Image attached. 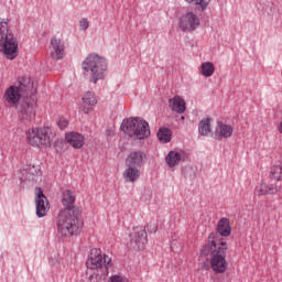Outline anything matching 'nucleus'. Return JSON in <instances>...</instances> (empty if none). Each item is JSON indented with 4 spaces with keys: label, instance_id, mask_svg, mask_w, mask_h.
<instances>
[{
    "label": "nucleus",
    "instance_id": "nucleus-1",
    "mask_svg": "<svg viewBox=\"0 0 282 282\" xmlns=\"http://www.w3.org/2000/svg\"><path fill=\"white\" fill-rule=\"evenodd\" d=\"M218 235L210 232L208 241L200 249V257H209L212 270L216 274H224L228 270L226 254L228 252V243L224 240L217 241Z\"/></svg>",
    "mask_w": 282,
    "mask_h": 282
},
{
    "label": "nucleus",
    "instance_id": "nucleus-2",
    "mask_svg": "<svg viewBox=\"0 0 282 282\" xmlns=\"http://www.w3.org/2000/svg\"><path fill=\"white\" fill-rule=\"evenodd\" d=\"M83 228V212L80 208L62 209L56 218V230L59 237H74Z\"/></svg>",
    "mask_w": 282,
    "mask_h": 282
},
{
    "label": "nucleus",
    "instance_id": "nucleus-3",
    "mask_svg": "<svg viewBox=\"0 0 282 282\" xmlns=\"http://www.w3.org/2000/svg\"><path fill=\"white\" fill-rule=\"evenodd\" d=\"M0 53L8 61H14L19 56V40L10 28L9 19H0Z\"/></svg>",
    "mask_w": 282,
    "mask_h": 282
},
{
    "label": "nucleus",
    "instance_id": "nucleus-4",
    "mask_svg": "<svg viewBox=\"0 0 282 282\" xmlns=\"http://www.w3.org/2000/svg\"><path fill=\"white\" fill-rule=\"evenodd\" d=\"M107 59L98 54H89L82 63V68L86 72L89 83L96 85L98 80H105V72H107Z\"/></svg>",
    "mask_w": 282,
    "mask_h": 282
},
{
    "label": "nucleus",
    "instance_id": "nucleus-5",
    "mask_svg": "<svg viewBox=\"0 0 282 282\" xmlns=\"http://www.w3.org/2000/svg\"><path fill=\"white\" fill-rule=\"evenodd\" d=\"M121 131L134 140H147L151 135L149 122L140 117H130L121 123Z\"/></svg>",
    "mask_w": 282,
    "mask_h": 282
},
{
    "label": "nucleus",
    "instance_id": "nucleus-6",
    "mask_svg": "<svg viewBox=\"0 0 282 282\" xmlns=\"http://www.w3.org/2000/svg\"><path fill=\"white\" fill-rule=\"evenodd\" d=\"M32 87V82L29 77H19L18 86H10L6 93L4 98L9 105H17L21 100V94H28Z\"/></svg>",
    "mask_w": 282,
    "mask_h": 282
},
{
    "label": "nucleus",
    "instance_id": "nucleus-7",
    "mask_svg": "<svg viewBox=\"0 0 282 282\" xmlns=\"http://www.w3.org/2000/svg\"><path fill=\"white\" fill-rule=\"evenodd\" d=\"M86 265L89 270H99L104 268L106 274H108L109 268H111V258L102 253V250L94 248L90 250Z\"/></svg>",
    "mask_w": 282,
    "mask_h": 282
},
{
    "label": "nucleus",
    "instance_id": "nucleus-8",
    "mask_svg": "<svg viewBox=\"0 0 282 282\" xmlns=\"http://www.w3.org/2000/svg\"><path fill=\"white\" fill-rule=\"evenodd\" d=\"M17 109L22 124H30L36 118V100L32 97L18 104Z\"/></svg>",
    "mask_w": 282,
    "mask_h": 282
},
{
    "label": "nucleus",
    "instance_id": "nucleus-9",
    "mask_svg": "<svg viewBox=\"0 0 282 282\" xmlns=\"http://www.w3.org/2000/svg\"><path fill=\"white\" fill-rule=\"evenodd\" d=\"M26 138L31 147H37V149L52 147V139L46 128H33L26 132Z\"/></svg>",
    "mask_w": 282,
    "mask_h": 282
},
{
    "label": "nucleus",
    "instance_id": "nucleus-10",
    "mask_svg": "<svg viewBox=\"0 0 282 282\" xmlns=\"http://www.w3.org/2000/svg\"><path fill=\"white\" fill-rule=\"evenodd\" d=\"M199 15L196 14L193 11H187L186 13H183L178 19V29L181 32L185 33H193L195 30H197L200 25Z\"/></svg>",
    "mask_w": 282,
    "mask_h": 282
},
{
    "label": "nucleus",
    "instance_id": "nucleus-11",
    "mask_svg": "<svg viewBox=\"0 0 282 282\" xmlns=\"http://www.w3.org/2000/svg\"><path fill=\"white\" fill-rule=\"evenodd\" d=\"M147 229L143 226L134 227L130 234V246L133 250H143L147 246Z\"/></svg>",
    "mask_w": 282,
    "mask_h": 282
},
{
    "label": "nucleus",
    "instance_id": "nucleus-12",
    "mask_svg": "<svg viewBox=\"0 0 282 282\" xmlns=\"http://www.w3.org/2000/svg\"><path fill=\"white\" fill-rule=\"evenodd\" d=\"M35 206L37 217L41 218L47 215V212L50 210V200H47V196L43 194L41 187H36Z\"/></svg>",
    "mask_w": 282,
    "mask_h": 282
},
{
    "label": "nucleus",
    "instance_id": "nucleus-13",
    "mask_svg": "<svg viewBox=\"0 0 282 282\" xmlns=\"http://www.w3.org/2000/svg\"><path fill=\"white\" fill-rule=\"evenodd\" d=\"M50 50L53 61H63V58H65V42L63 40L52 37Z\"/></svg>",
    "mask_w": 282,
    "mask_h": 282
},
{
    "label": "nucleus",
    "instance_id": "nucleus-14",
    "mask_svg": "<svg viewBox=\"0 0 282 282\" xmlns=\"http://www.w3.org/2000/svg\"><path fill=\"white\" fill-rule=\"evenodd\" d=\"M98 105V99H96V95L91 91H87L82 98V104L79 106V113H90L94 111V107Z\"/></svg>",
    "mask_w": 282,
    "mask_h": 282
},
{
    "label": "nucleus",
    "instance_id": "nucleus-15",
    "mask_svg": "<svg viewBox=\"0 0 282 282\" xmlns=\"http://www.w3.org/2000/svg\"><path fill=\"white\" fill-rule=\"evenodd\" d=\"M144 160H147V153L142 151L131 152L126 158V166H132L134 169H142L144 164Z\"/></svg>",
    "mask_w": 282,
    "mask_h": 282
},
{
    "label": "nucleus",
    "instance_id": "nucleus-16",
    "mask_svg": "<svg viewBox=\"0 0 282 282\" xmlns=\"http://www.w3.org/2000/svg\"><path fill=\"white\" fill-rule=\"evenodd\" d=\"M281 191V187H278L274 184L261 183L260 185L256 186L254 195L257 197H263L265 195H276Z\"/></svg>",
    "mask_w": 282,
    "mask_h": 282
},
{
    "label": "nucleus",
    "instance_id": "nucleus-17",
    "mask_svg": "<svg viewBox=\"0 0 282 282\" xmlns=\"http://www.w3.org/2000/svg\"><path fill=\"white\" fill-rule=\"evenodd\" d=\"M232 126L230 124H226L224 122H217V127L215 130V140H228V138H230L232 135Z\"/></svg>",
    "mask_w": 282,
    "mask_h": 282
},
{
    "label": "nucleus",
    "instance_id": "nucleus-18",
    "mask_svg": "<svg viewBox=\"0 0 282 282\" xmlns=\"http://www.w3.org/2000/svg\"><path fill=\"white\" fill-rule=\"evenodd\" d=\"M65 140L73 149H83L85 145V137L78 132L66 133Z\"/></svg>",
    "mask_w": 282,
    "mask_h": 282
},
{
    "label": "nucleus",
    "instance_id": "nucleus-19",
    "mask_svg": "<svg viewBox=\"0 0 282 282\" xmlns=\"http://www.w3.org/2000/svg\"><path fill=\"white\" fill-rule=\"evenodd\" d=\"M216 230V235H218L217 239H219V235L220 237H230L232 232V228L230 227V220L228 218H220L217 224Z\"/></svg>",
    "mask_w": 282,
    "mask_h": 282
},
{
    "label": "nucleus",
    "instance_id": "nucleus-20",
    "mask_svg": "<svg viewBox=\"0 0 282 282\" xmlns=\"http://www.w3.org/2000/svg\"><path fill=\"white\" fill-rule=\"evenodd\" d=\"M62 204L65 207L64 210H74V208H78L74 206V204H76V196H74L69 189L62 192Z\"/></svg>",
    "mask_w": 282,
    "mask_h": 282
},
{
    "label": "nucleus",
    "instance_id": "nucleus-21",
    "mask_svg": "<svg viewBox=\"0 0 282 282\" xmlns=\"http://www.w3.org/2000/svg\"><path fill=\"white\" fill-rule=\"evenodd\" d=\"M169 106L172 111H175V113H184L186 111V101H184L180 96H175L170 99Z\"/></svg>",
    "mask_w": 282,
    "mask_h": 282
},
{
    "label": "nucleus",
    "instance_id": "nucleus-22",
    "mask_svg": "<svg viewBox=\"0 0 282 282\" xmlns=\"http://www.w3.org/2000/svg\"><path fill=\"white\" fill-rule=\"evenodd\" d=\"M124 182L134 183L140 180V167L127 166L123 171Z\"/></svg>",
    "mask_w": 282,
    "mask_h": 282
},
{
    "label": "nucleus",
    "instance_id": "nucleus-23",
    "mask_svg": "<svg viewBox=\"0 0 282 282\" xmlns=\"http://www.w3.org/2000/svg\"><path fill=\"white\" fill-rule=\"evenodd\" d=\"M165 162L170 169H173L174 166H177L180 162H182V153L177 151H170L169 154L165 158Z\"/></svg>",
    "mask_w": 282,
    "mask_h": 282
},
{
    "label": "nucleus",
    "instance_id": "nucleus-24",
    "mask_svg": "<svg viewBox=\"0 0 282 282\" xmlns=\"http://www.w3.org/2000/svg\"><path fill=\"white\" fill-rule=\"evenodd\" d=\"M210 122H213V119L210 117L204 118L198 123V133L199 135H208L213 131L210 128Z\"/></svg>",
    "mask_w": 282,
    "mask_h": 282
},
{
    "label": "nucleus",
    "instance_id": "nucleus-25",
    "mask_svg": "<svg viewBox=\"0 0 282 282\" xmlns=\"http://www.w3.org/2000/svg\"><path fill=\"white\" fill-rule=\"evenodd\" d=\"M200 74L205 78H210L215 74V64L213 62H205L200 65Z\"/></svg>",
    "mask_w": 282,
    "mask_h": 282
},
{
    "label": "nucleus",
    "instance_id": "nucleus-26",
    "mask_svg": "<svg viewBox=\"0 0 282 282\" xmlns=\"http://www.w3.org/2000/svg\"><path fill=\"white\" fill-rule=\"evenodd\" d=\"M186 3H189V6H194V8L198 12H204L206 8L210 4L212 0H185Z\"/></svg>",
    "mask_w": 282,
    "mask_h": 282
},
{
    "label": "nucleus",
    "instance_id": "nucleus-27",
    "mask_svg": "<svg viewBox=\"0 0 282 282\" xmlns=\"http://www.w3.org/2000/svg\"><path fill=\"white\" fill-rule=\"evenodd\" d=\"M158 139L160 140V142L169 144V142H171V130L169 128H161L158 131Z\"/></svg>",
    "mask_w": 282,
    "mask_h": 282
},
{
    "label": "nucleus",
    "instance_id": "nucleus-28",
    "mask_svg": "<svg viewBox=\"0 0 282 282\" xmlns=\"http://www.w3.org/2000/svg\"><path fill=\"white\" fill-rule=\"evenodd\" d=\"M270 174H271V178L272 180H275L276 182L281 181V177H282V167L276 165V166H273L270 171Z\"/></svg>",
    "mask_w": 282,
    "mask_h": 282
},
{
    "label": "nucleus",
    "instance_id": "nucleus-29",
    "mask_svg": "<svg viewBox=\"0 0 282 282\" xmlns=\"http://www.w3.org/2000/svg\"><path fill=\"white\" fill-rule=\"evenodd\" d=\"M69 124V121L65 118H59L57 121V127L61 129V131H65Z\"/></svg>",
    "mask_w": 282,
    "mask_h": 282
},
{
    "label": "nucleus",
    "instance_id": "nucleus-30",
    "mask_svg": "<svg viewBox=\"0 0 282 282\" xmlns=\"http://www.w3.org/2000/svg\"><path fill=\"white\" fill-rule=\"evenodd\" d=\"M89 29V21L87 20V18H83L79 21V30H82V32H85V30Z\"/></svg>",
    "mask_w": 282,
    "mask_h": 282
},
{
    "label": "nucleus",
    "instance_id": "nucleus-31",
    "mask_svg": "<svg viewBox=\"0 0 282 282\" xmlns=\"http://www.w3.org/2000/svg\"><path fill=\"white\" fill-rule=\"evenodd\" d=\"M108 282H124V278L120 275H111Z\"/></svg>",
    "mask_w": 282,
    "mask_h": 282
},
{
    "label": "nucleus",
    "instance_id": "nucleus-32",
    "mask_svg": "<svg viewBox=\"0 0 282 282\" xmlns=\"http://www.w3.org/2000/svg\"><path fill=\"white\" fill-rule=\"evenodd\" d=\"M106 135H113V131H111V129H107L106 130Z\"/></svg>",
    "mask_w": 282,
    "mask_h": 282
},
{
    "label": "nucleus",
    "instance_id": "nucleus-33",
    "mask_svg": "<svg viewBox=\"0 0 282 282\" xmlns=\"http://www.w3.org/2000/svg\"><path fill=\"white\" fill-rule=\"evenodd\" d=\"M184 119H185L184 116H182V117H181V120H184Z\"/></svg>",
    "mask_w": 282,
    "mask_h": 282
},
{
    "label": "nucleus",
    "instance_id": "nucleus-34",
    "mask_svg": "<svg viewBox=\"0 0 282 282\" xmlns=\"http://www.w3.org/2000/svg\"><path fill=\"white\" fill-rule=\"evenodd\" d=\"M144 202H149V199L148 200L145 199Z\"/></svg>",
    "mask_w": 282,
    "mask_h": 282
}]
</instances>
